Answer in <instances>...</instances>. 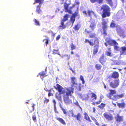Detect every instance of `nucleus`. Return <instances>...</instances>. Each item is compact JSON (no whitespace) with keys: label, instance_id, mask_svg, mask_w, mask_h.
I'll return each instance as SVG.
<instances>
[{"label":"nucleus","instance_id":"nucleus-1","mask_svg":"<svg viewBox=\"0 0 126 126\" xmlns=\"http://www.w3.org/2000/svg\"><path fill=\"white\" fill-rule=\"evenodd\" d=\"M85 32V34L87 35L89 34V38H94V39L89 40L86 39L84 42L85 43H88L91 46H94V48L93 49V55H95L98 51V49L99 47V39L96 37V34L94 32H93L91 31H90L87 29H85L84 30Z\"/></svg>","mask_w":126,"mask_h":126},{"label":"nucleus","instance_id":"nucleus-2","mask_svg":"<svg viewBox=\"0 0 126 126\" xmlns=\"http://www.w3.org/2000/svg\"><path fill=\"white\" fill-rule=\"evenodd\" d=\"M72 84L71 85V87L66 89V91L65 94L63 96V100L64 103L66 105H69L72 102V101L69 97V96H71L72 94L74 93V88L77 89L78 84L75 82L76 78L74 77L71 78Z\"/></svg>","mask_w":126,"mask_h":126},{"label":"nucleus","instance_id":"nucleus-3","mask_svg":"<svg viewBox=\"0 0 126 126\" xmlns=\"http://www.w3.org/2000/svg\"><path fill=\"white\" fill-rule=\"evenodd\" d=\"M110 92L106 94L107 97L112 101H116L117 100L122 98L124 96L125 94L123 93L120 94H114L116 93V91L113 89L109 90Z\"/></svg>","mask_w":126,"mask_h":126},{"label":"nucleus","instance_id":"nucleus-4","mask_svg":"<svg viewBox=\"0 0 126 126\" xmlns=\"http://www.w3.org/2000/svg\"><path fill=\"white\" fill-rule=\"evenodd\" d=\"M100 10L102 11L101 16L103 18L109 17L110 15V8L107 5H102L101 7Z\"/></svg>","mask_w":126,"mask_h":126},{"label":"nucleus","instance_id":"nucleus-5","mask_svg":"<svg viewBox=\"0 0 126 126\" xmlns=\"http://www.w3.org/2000/svg\"><path fill=\"white\" fill-rule=\"evenodd\" d=\"M119 80L118 79L110 82L109 84L110 87L113 88H115L118 87L119 84Z\"/></svg>","mask_w":126,"mask_h":126},{"label":"nucleus","instance_id":"nucleus-6","mask_svg":"<svg viewBox=\"0 0 126 126\" xmlns=\"http://www.w3.org/2000/svg\"><path fill=\"white\" fill-rule=\"evenodd\" d=\"M102 28L103 31V34L104 36H106L107 35L106 32L107 28V22L104 19H102Z\"/></svg>","mask_w":126,"mask_h":126},{"label":"nucleus","instance_id":"nucleus-7","mask_svg":"<svg viewBox=\"0 0 126 126\" xmlns=\"http://www.w3.org/2000/svg\"><path fill=\"white\" fill-rule=\"evenodd\" d=\"M54 87L60 94H64L65 93L63 88L58 84H56V86H54Z\"/></svg>","mask_w":126,"mask_h":126},{"label":"nucleus","instance_id":"nucleus-8","mask_svg":"<svg viewBox=\"0 0 126 126\" xmlns=\"http://www.w3.org/2000/svg\"><path fill=\"white\" fill-rule=\"evenodd\" d=\"M103 115L106 120L108 121H112L114 119V117L112 114L110 113H109L108 112H107L104 113Z\"/></svg>","mask_w":126,"mask_h":126},{"label":"nucleus","instance_id":"nucleus-9","mask_svg":"<svg viewBox=\"0 0 126 126\" xmlns=\"http://www.w3.org/2000/svg\"><path fill=\"white\" fill-rule=\"evenodd\" d=\"M70 4L69 3H67L66 2H65L64 4V9L65 10V12H68L70 14H72L71 10L70 9H68L69 6Z\"/></svg>","mask_w":126,"mask_h":126},{"label":"nucleus","instance_id":"nucleus-10","mask_svg":"<svg viewBox=\"0 0 126 126\" xmlns=\"http://www.w3.org/2000/svg\"><path fill=\"white\" fill-rule=\"evenodd\" d=\"M106 43H108L110 46H112L114 45L117 44V43L115 40H111L110 38L108 39H106Z\"/></svg>","mask_w":126,"mask_h":126},{"label":"nucleus","instance_id":"nucleus-11","mask_svg":"<svg viewBox=\"0 0 126 126\" xmlns=\"http://www.w3.org/2000/svg\"><path fill=\"white\" fill-rule=\"evenodd\" d=\"M106 58L105 57L104 54H102L99 58V62L103 65L106 62Z\"/></svg>","mask_w":126,"mask_h":126},{"label":"nucleus","instance_id":"nucleus-12","mask_svg":"<svg viewBox=\"0 0 126 126\" xmlns=\"http://www.w3.org/2000/svg\"><path fill=\"white\" fill-rule=\"evenodd\" d=\"M74 117L78 122H81L83 118L82 114L80 112H78L77 115H75Z\"/></svg>","mask_w":126,"mask_h":126},{"label":"nucleus","instance_id":"nucleus-13","mask_svg":"<svg viewBox=\"0 0 126 126\" xmlns=\"http://www.w3.org/2000/svg\"><path fill=\"white\" fill-rule=\"evenodd\" d=\"M115 118L116 121L117 123H119L123 121V116L119 115V114H117L115 117Z\"/></svg>","mask_w":126,"mask_h":126},{"label":"nucleus","instance_id":"nucleus-14","mask_svg":"<svg viewBox=\"0 0 126 126\" xmlns=\"http://www.w3.org/2000/svg\"><path fill=\"white\" fill-rule=\"evenodd\" d=\"M107 49L108 51L105 52V55L107 56L111 57L113 55L112 53L111 48H107Z\"/></svg>","mask_w":126,"mask_h":126},{"label":"nucleus","instance_id":"nucleus-15","mask_svg":"<svg viewBox=\"0 0 126 126\" xmlns=\"http://www.w3.org/2000/svg\"><path fill=\"white\" fill-rule=\"evenodd\" d=\"M120 49V55H126V47L125 46L122 47H121Z\"/></svg>","mask_w":126,"mask_h":126},{"label":"nucleus","instance_id":"nucleus-16","mask_svg":"<svg viewBox=\"0 0 126 126\" xmlns=\"http://www.w3.org/2000/svg\"><path fill=\"white\" fill-rule=\"evenodd\" d=\"M119 76V74L118 72L115 71L113 72L111 74V77L114 79L118 78Z\"/></svg>","mask_w":126,"mask_h":126},{"label":"nucleus","instance_id":"nucleus-17","mask_svg":"<svg viewBox=\"0 0 126 126\" xmlns=\"http://www.w3.org/2000/svg\"><path fill=\"white\" fill-rule=\"evenodd\" d=\"M63 94V95L65 94H60V93H57L55 94V96L56 98L59 101H62V96L61 94Z\"/></svg>","mask_w":126,"mask_h":126},{"label":"nucleus","instance_id":"nucleus-18","mask_svg":"<svg viewBox=\"0 0 126 126\" xmlns=\"http://www.w3.org/2000/svg\"><path fill=\"white\" fill-rule=\"evenodd\" d=\"M96 23L95 21H92L89 26V27L92 30H94L96 26Z\"/></svg>","mask_w":126,"mask_h":126},{"label":"nucleus","instance_id":"nucleus-19","mask_svg":"<svg viewBox=\"0 0 126 126\" xmlns=\"http://www.w3.org/2000/svg\"><path fill=\"white\" fill-rule=\"evenodd\" d=\"M89 94H86L84 95L82 98L83 100H88L90 98Z\"/></svg>","mask_w":126,"mask_h":126},{"label":"nucleus","instance_id":"nucleus-20","mask_svg":"<svg viewBox=\"0 0 126 126\" xmlns=\"http://www.w3.org/2000/svg\"><path fill=\"white\" fill-rule=\"evenodd\" d=\"M55 118L56 120L58 121L61 123L63 125H65L66 123L64 120L62 118L56 117Z\"/></svg>","mask_w":126,"mask_h":126},{"label":"nucleus","instance_id":"nucleus-21","mask_svg":"<svg viewBox=\"0 0 126 126\" xmlns=\"http://www.w3.org/2000/svg\"><path fill=\"white\" fill-rule=\"evenodd\" d=\"M63 21L62 20L61 22V25L59 26V29H65L66 27V26L64 24V23Z\"/></svg>","mask_w":126,"mask_h":126},{"label":"nucleus","instance_id":"nucleus-22","mask_svg":"<svg viewBox=\"0 0 126 126\" xmlns=\"http://www.w3.org/2000/svg\"><path fill=\"white\" fill-rule=\"evenodd\" d=\"M84 118L89 121V122H91V120L90 118L88 116V115L86 112H85L84 113Z\"/></svg>","mask_w":126,"mask_h":126},{"label":"nucleus","instance_id":"nucleus-23","mask_svg":"<svg viewBox=\"0 0 126 126\" xmlns=\"http://www.w3.org/2000/svg\"><path fill=\"white\" fill-rule=\"evenodd\" d=\"M116 103L118 106L119 108H124L126 105V104L124 102L121 103H118L117 102Z\"/></svg>","mask_w":126,"mask_h":126},{"label":"nucleus","instance_id":"nucleus-24","mask_svg":"<svg viewBox=\"0 0 126 126\" xmlns=\"http://www.w3.org/2000/svg\"><path fill=\"white\" fill-rule=\"evenodd\" d=\"M41 7V6L39 5H38L36 6L35 12L38 14H40L41 12V10L40 9Z\"/></svg>","mask_w":126,"mask_h":126},{"label":"nucleus","instance_id":"nucleus-25","mask_svg":"<svg viewBox=\"0 0 126 126\" xmlns=\"http://www.w3.org/2000/svg\"><path fill=\"white\" fill-rule=\"evenodd\" d=\"M90 1L92 3H94L97 2L99 4H101L103 3V0H90Z\"/></svg>","mask_w":126,"mask_h":126},{"label":"nucleus","instance_id":"nucleus-26","mask_svg":"<svg viewBox=\"0 0 126 126\" xmlns=\"http://www.w3.org/2000/svg\"><path fill=\"white\" fill-rule=\"evenodd\" d=\"M68 116L70 117H74V112L72 110H69L67 114Z\"/></svg>","mask_w":126,"mask_h":126},{"label":"nucleus","instance_id":"nucleus-27","mask_svg":"<svg viewBox=\"0 0 126 126\" xmlns=\"http://www.w3.org/2000/svg\"><path fill=\"white\" fill-rule=\"evenodd\" d=\"M44 0H35L34 2L33 3V4H35L36 3H39V5H40L43 3Z\"/></svg>","mask_w":126,"mask_h":126},{"label":"nucleus","instance_id":"nucleus-28","mask_svg":"<svg viewBox=\"0 0 126 126\" xmlns=\"http://www.w3.org/2000/svg\"><path fill=\"white\" fill-rule=\"evenodd\" d=\"M35 105H36L35 104H33L32 107L28 108L29 111L31 113L32 111H34V106Z\"/></svg>","mask_w":126,"mask_h":126},{"label":"nucleus","instance_id":"nucleus-29","mask_svg":"<svg viewBox=\"0 0 126 126\" xmlns=\"http://www.w3.org/2000/svg\"><path fill=\"white\" fill-rule=\"evenodd\" d=\"M102 67V66L99 64H96L95 65V68L97 70H100Z\"/></svg>","mask_w":126,"mask_h":126},{"label":"nucleus","instance_id":"nucleus-30","mask_svg":"<svg viewBox=\"0 0 126 126\" xmlns=\"http://www.w3.org/2000/svg\"><path fill=\"white\" fill-rule=\"evenodd\" d=\"M87 13L88 16H90L91 18V17L94 14V13L93 11L90 10H88L87 11Z\"/></svg>","mask_w":126,"mask_h":126},{"label":"nucleus","instance_id":"nucleus-31","mask_svg":"<svg viewBox=\"0 0 126 126\" xmlns=\"http://www.w3.org/2000/svg\"><path fill=\"white\" fill-rule=\"evenodd\" d=\"M60 106L62 110L63 111V113L64 114H67V112L66 111V110L65 109H64L62 106V105L61 104H60Z\"/></svg>","mask_w":126,"mask_h":126},{"label":"nucleus","instance_id":"nucleus-32","mask_svg":"<svg viewBox=\"0 0 126 126\" xmlns=\"http://www.w3.org/2000/svg\"><path fill=\"white\" fill-rule=\"evenodd\" d=\"M80 27V26L79 24L75 25L74 27H73V29L75 31H78L79 30Z\"/></svg>","mask_w":126,"mask_h":126},{"label":"nucleus","instance_id":"nucleus-33","mask_svg":"<svg viewBox=\"0 0 126 126\" xmlns=\"http://www.w3.org/2000/svg\"><path fill=\"white\" fill-rule=\"evenodd\" d=\"M91 119L93 121L95 122V124L97 126H99V124L98 122L96 119L94 117H91Z\"/></svg>","mask_w":126,"mask_h":126},{"label":"nucleus","instance_id":"nucleus-34","mask_svg":"<svg viewBox=\"0 0 126 126\" xmlns=\"http://www.w3.org/2000/svg\"><path fill=\"white\" fill-rule=\"evenodd\" d=\"M69 16L67 14H66L65 15L63 16V19L62 21H65L68 20V16Z\"/></svg>","mask_w":126,"mask_h":126},{"label":"nucleus","instance_id":"nucleus-35","mask_svg":"<svg viewBox=\"0 0 126 126\" xmlns=\"http://www.w3.org/2000/svg\"><path fill=\"white\" fill-rule=\"evenodd\" d=\"M38 75L40 76L41 77L42 76V77H45L47 76L46 75L44 71H43L39 73Z\"/></svg>","mask_w":126,"mask_h":126},{"label":"nucleus","instance_id":"nucleus-36","mask_svg":"<svg viewBox=\"0 0 126 126\" xmlns=\"http://www.w3.org/2000/svg\"><path fill=\"white\" fill-rule=\"evenodd\" d=\"M118 44L117 43V45H114L113 46H114V48L115 50H116L117 51H119V47L118 46Z\"/></svg>","mask_w":126,"mask_h":126},{"label":"nucleus","instance_id":"nucleus-37","mask_svg":"<svg viewBox=\"0 0 126 126\" xmlns=\"http://www.w3.org/2000/svg\"><path fill=\"white\" fill-rule=\"evenodd\" d=\"M35 23V25L37 26H39L40 25L39 21L35 19H34L33 20Z\"/></svg>","mask_w":126,"mask_h":126},{"label":"nucleus","instance_id":"nucleus-38","mask_svg":"<svg viewBox=\"0 0 126 126\" xmlns=\"http://www.w3.org/2000/svg\"><path fill=\"white\" fill-rule=\"evenodd\" d=\"M91 94H92V95L91 96V98L94 97L93 99L96 100V99L97 96L95 94L92 92L91 93Z\"/></svg>","mask_w":126,"mask_h":126},{"label":"nucleus","instance_id":"nucleus-39","mask_svg":"<svg viewBox=\"0 0 126 126\" xmlns=\"http://www.w3.org/2000/svg\"><path fill=\"white\" fill-rule=\"evenodd\" d=\"M70 47L71 48V50H72L75 49L76 48V46H75L73 43H72L70 45Z\"/></svg>","mask_w":126,"mask_h":126},{"label":"nucleus","instance_id":"nucleus-40","mask_svg":"<svg viewBox=\"0 0 126 126\" xmlns=\"http://www.w3.org/2000/svg\"><path fill=\"white\" fill-rule=\"evenodd\" d=\"M105 106V104L102 103L100 105L98 106V107L100 109H103Z\"/></svg>","mask_w":126,"mask_h":126},{"label":"nucleus","instance_id":"nucleus-41","mask_svg":"<svg viewBox=\"0 0 126 126\" xmlns=\"http://www.w3.org/2000/svg\"><path fill=\"white\" fill-rule=\"evenodd\" d=\"M116 26V24L115 23L112 22H111L110 25V27L112 28H113L115 27Z\"/></svg>","mask_w":126,"mask_h":126},{"label":"nucleus","instance_id":"nucleus-42","mask_svg":"<svg viewBox=\"0 0 126 126\" xmlns=\"http://www.w3.org/2000/svg\"><path fill=\"white\" fill-rule=\"evenodd\" d=\"M74 104L75 105H76L77 106L79 107L81 110H82L81 107H80L78 102V101H77L75 102L74 103Z\"/></svg>","mask_w":126,"mask_h":126},{"label":"nucleus","instance_id":"nucleus-43","mask_svg":"<svg viewBox=\"0 0 126 126\" xmlns=\"http://www.w3.org/2000/svg\"><path fill=\"white\" fill-rule=\"evenodd\" d=\"M75 20V18L71 16L70 17V21L72 23V24H73Z\"/></svg>","mask_w":126,"mask_h":126},{"label":"nucleus","instance_id":"nucleus-44","mask_svg":"<svg viewBox=\"0 0 126 126\" xmlns=\"http://www.w3.org/2000/svg\"><path fill=\"white\" fill-rule=\"evenodd\" d=\"M108 2V3L110 5H112L113 4L111 0H106Z\"/></svg>","mask_w":126,"mask_h":126},{"label":"nucleus","instance_id":"nucleus-45","mask_svg":"<svg viewBox=\"0 0 126 126\" xmlns=\"http://www.w3.org/2000/svg\"><path fill=\"white\" fill-rule=\"evenodd\" d=\"M45 100L44 101V103H48L49 101V100L48 99H47L45 97Z\"/></svg>","mask_w":126,"mask_h":126},{"label":"nucleus","instance_id":"nucleus-46","mask_svg":"<svg viewBox=\"0 0 126 126\" xmlns=\"http://www.w3.org/2000/svg\"><path fill=\"white\" fill-rule=\"evenodd\" d=\"M32 118L33 120L35 122H36V117L35 115L32 116Z\"/></svg>","mask_w":126,"mask_h":126},{"label":"nucleus","instance_id":"nucleus-47","mask_svg":"<svg viewBox=\"0 0 126 126\" xmlns=\"http://www.w3.org/2000/svg\"><path fill=\"white\" fill-rule=\"evenodd\" d=\"M64 57H67V60H68L70 59V57L68 55L66 54L64 55Z\"/></svg>","mask_w":126,"mask_h":126},{"label":"nucleus","instance_id":"nucleus-48","mask_svg":"<svg viewBox=\"0 0 126 126\" xmlns=\"http://www.w3.org/2000/svg\"><path fill=\"white\" fill-rule=\"evenodd\" d=\"M123 63L121 62V61H119V62H118V63H117V64L118 65H120L121 64Z\"/></svg>","mask_w":126,"mask_h":126},{"label":"nucleus","instance_id":"nucleus-49","mask_svg":"<svg viewBox=\"0 0 126 126\" xmlns=\"http://www.w3.org/2000/svg\"><path fill=\"white\" fill-rule=\"evenodd\" d=\"M54 110L55 112L57 113H58L59 112L57 110L56 108V106L54 107Z\"/></svg>","mask_w":126,"mask_h":126},{"label":"nucleus","instance_id":"nucleus-50","mask_svg":"<svg viewBox=\"0 0 126 126\" xmlns=\"http://www.w3.org/2000/svg\"><path fill=\"white\" fill-rule=\"evenodd\" d=\"M60 38V35H58L57 36L56 38V40H59Z\"/></svg>","mask_w":126,"mask_h":126},{"label":"nucleus","instance_id":"nucleus-51","mask_svg":"<svg viewBox=\"0 0 126 126\" xmlns=\"http://www.w3.org/2000/svg\"><path fill=\"white\" fill-rule=\"evenodd\" d=\"M77 16V14H73V15H72V16H72V17H73V18H75L76 16Z\"/></svg>","mask_w":126,"mask_h":126},{"label":"nucleus","instance_id":"nucleus-52","mask_svg":"<svg viewBox=\"0 0 126 126\" xmlns=\"http://www.w3.org/2000/svg\"><path fill=\"white\" fill-rule=\"evenodd\" d=\"M53 102L54 103V107L56 106V102L54 99L53 100Z\"/></svg>","mask_w":126,"mask_h":126},{"label":"nucleus","instance_id":"nucleus-53","mask_svg":"<svg viewBox=\"0 0 126 126\" xmlns=\"http://www.w3.org/2000/svg\"><path fill=\"white\" fill-rule=\"evenodd\" d=\"M48 96H52L53 95V94L52 93L50 92H49L48 94Z\"/></svg>","mask_w":126,"mask_h":126},{"label":"nucleus","instance_id":"nucleus-54","mask_svg":"<svg viewBox=\"0 0 126 126\" xmlns=\"http://www.w3.org/2000/svg\"><path fill=\"white\" fill-rule=\"evenodd\" d=\"M59 50V49L58 48L56 49H54L53 50V53H54V54H55V53H54V51H55L57 52V51H58Z\"/></svg>","mask_w":126,"mask_h":126},{"label":"nucleus","instance_id":"nucleus-55","mask_svg":"<svg viewBox=\"0 0 126 126\" xmlns=\"http://www.w3.org/2000/svg\"><path fill=\"white\" fill-rule=\"evenodd\" d=\"M83 13L85 14L86 16L87 15V12L86 11H83L82 12Z\"/></svg>","mask_w":126,"mask_h":126},{"label":"nucleus","instance_id":"nucleus-56","mask_svg":"<svg viewBox=\"0 0 126 126\" xmlns=\"http://www.w3.org/2000/svg\"><path fill=\"white\" fill-rule=\"evenodd\" d=\"M80 80H81L82 81L84 80L83 77L81 75L80 76Z\"/></svg>","mask_w":126,"mask_h":126},{"label":"nucleus","instance_id":"nucleus-57","mask_svg":"<svg viewBox=\"0 0 126 126\" xmlns=\"http://www.w3.org/2000/svg\"><path fill=\"white\" fill-rule=\"evenodd\" d=\"M45 40L46 41L45 43L46 44V45H47L48 43V40L47 39H46Z\"/></svg>","mask_w":126,"mask_h":126},{"label":"nucleus","instance_id":"nucleus-58","mask_svg":"<svg viewBox=\"0 0 126 126\" xmlns=\"http://www.w3.org/2000/svg\"><path fill=\"white\" fill-rule=\"evenodd\" d=\"M101 102V101H98L95 102L96 104H99Z\"/></svg>","mask_w":126,"mask_h":126},{"label":"nucleus","instance_id":"nucleus-59","mask_svg":"<svg viewBox=\"0 0 126 126\" xmlns=\"http://www.w3.org/2000/svg\"><path fill=\"white\" fill-rule=\"evenodd\" d=\"M75 4H73L72 6L71 7H70V9H71L73 8L75 6Z\"/></svg>","mask_w":126,"mask_h":126},{"label":"nucleus","instance_id":"nucleus-60","mask_svg":"<svg viewBox=\"0 0 126 126\" xmlns=\"http://www.w3.org/2000/svg\"><path fill=\"white\" fill-rule=\"evenodd\" d=\"M44 90L47 92L49 91L50 92L51 91L50 90H48L47 89V88H46V89L45 88H44Z\"/></svg>","mask_w":126,"mask_h":126},{"label":"nucleus","instance_id":"nucleus-61","mask_svg":"<svg viewBox=\"0 0 126 126\" xmlns=\"http://www.w3.org/2000/svg\"><path fill=\"white\" fill-rule=\"evenodd\" d=\"M95 111V108H93V111L94 112V113Z\"/></svg>","mask_w":126,"mask_h":126},{"label":"nucleus","instance_id":"nucleus-62","mask_svg":"<svg viewBox=\"0 0 126 126\" xmlns=\"http://www.w3.org/2000/svg\"><path fill=\"white\" fill-rule=\"evenodd\" d=\"M104 87L105 89H106L107 87L105 84L104 83Z\"/></svg>","mask_w":126,"mask_h":126},{"label":"nucleus","instance_id":"nucleus-63","mask_svg":"<svg viewBox=\"0 0 126 126\" xmlns=\"http://www.w3.org/2000/svg\"><path fill=\"white\" fill-rule=\"evenodd\" d=\"M76 4L78 5H79V2H76Z\"/></svg>","mask_w":126,"mask_h":126},{"label":"nucleus","instance_id":"nucleus-64","mask_svg":"<svg viewBox=\"0 0 126 126\" xmlns=\"http://www.w3.org/2000/svg\"><path fill=\"white\" fill-rule=\"evenodd\" d=\"M104 44H105V45L106 46V47H107V46H108V45L107 44V43H104Z\"/></svg>","mask_w":126,"mask_h":126}]
</instances>
